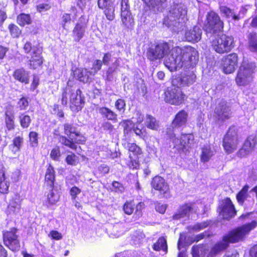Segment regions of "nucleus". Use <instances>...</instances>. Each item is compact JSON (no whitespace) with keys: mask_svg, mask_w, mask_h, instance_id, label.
Wrapping results in <instances>:
<instances>
[{"mask_svg":"<svg viewBox=\"0 0 257 257\" xmlns=\"http://www.w3.org/2000/svg\"><path fill=\"white\" fill-rule=\"evenodd\" d=\"M198 57V51L191 46H175L172 48L170 57L165 60L164 63L168 69H176L186 66L188 63H191Z\"/></svg>","mask_w":257,"mask_h":257,"instance_id":"1","label":"nucleus"},{"mask_svg":"<svg viewBox=\"0 0 257 257\" xmlns=\"http://www.w3.org/2000/svg\"><path fill=\"white\" fill-rule=\"evenodd\" d=\"M64 134L66 136L61 135L59 140L61 144L74 151H76L77 145H84L86 137L77 128L73 123H65L63 124Z\"/></svg>","mask_w":257,"mask_h":257,"instance_id":"2","label":"nucleus"},{"mask_svg":"<svg viewBox=\"0 0 257 257\" xmlns=\"http://www.w3.org/2000/svg\"><path fill=\"white\" fill-rule=\"evenodd\" d=\"M172 85L164 92V101L172 105L180 106L185 103L188 96L176 81L171 82Z\"/></svg>","mask_w":257,"mask_h":257,"instance_id":"3","label":"nucleus"},{"mask_svg":"<svg viewBox=\"0 0 257 257\" xmlns=\"http://www.w3.org/2000/svg\"><path fill=\"white\" fill-rule=\"evenodd\" d=\"M224 27V23L218 13L213 11L207 13L202 26L206 34L214 35L222 32Z\"/></svg>","mask_w":257,"mask_h":257,"instance_id":"4","label":"nucleus"},{"mask_svg":"<svg viewBox=\"0 0 257 257\" xmlns=\"http://www.w3.org/2000/svg\"><path fill=\"white\" fill-rule=\"evenodd\" d=\"M212 49L217 53L223 54L230 52L235 46L234 38L225 34L215 37L211 42Z\"/></svg>","mask_w":257,"mask_h":257,"instance_id":"5","label":"nucleus"},{"mask_svg":"<svg viewBox=\"0 0 257 257\" xmlns=\"http://www.w3.org/2000/svg\"><path fill=\"white\" fill-rule=\"evenodd\" d=\"M254 63H246L242 64L237 72L235 78L236 84L239 86L247 85L253 79L256 68Z\"/></svg>","mask_w":257,"mask_h":257,"instance_id":"6","label":"nucleus"},{"mask_svg":"<svg viewBox=\"0 0 257 257\" xmlns=\"http://www.w3.org/2000/svg\"><path fill=\"white\" fill-rule=\"evenodd\" d=\"M169 44L165 41L151 44L147 49L146 57L150 61L163 59L169 52L171 53Z\"/></svg>","mask_w":257,"mask_h":257,"instance_id":"7","label":"nucleus"},{"mask_svg":"<svg viewBox=\"0 0 257 257\" xmlns=\"http://www.w3.org/2000/svg\"><path fill=\"white\" fill-rule=\"evenodd\" d=\"M240 142L238 130L234 126H230L224 135L222 140V146L227 154L236 151Z\"/></svg>","mask_w":257,"mask_h":257,"instance_id":"8","label":"nucleus"},{"mask_svg":"<svg viewBox=\"0 0 257 257\" xmlns=\"http://www.w3.org/2000/svg\"><path fill=\"white\" fill-rule=\"evenodd\" d=\"M217 212L223 220L229 221L237 215V210L230 198L226 197L219 201Z\"/></svg>","mask_w":257,"mask_h":257,"instance_id":"9","label":"nucleus"},{"mask_svg":"<svg viewBox=\"0 0 257 257\" xmlns=\"http://www.w3.org/2000/svg\"><path fill=\"white\" fill-rule=\"evenodd\" d=\"M18 229L12 227L10 230L3 232V239L4 244L13 252L18 251L21 248L19 235L17 234Z\"/></svg>","mask_w":257,"mask_h":257,"instance_id":"10","label":"nucleus"},{"mask_svg":"<svg viewBox=\"0 0 257 257\" xmlns=\"http://www.w3.org/2000/svg\"><path fill=\"white\" fill-rule=\"evenodd\" d=\"M255 226H240L232 229L223 236L228 243H234L242 240Z\"/></svg>","mask_w":257,"mask_h":257,"instance_id":"11","label":"nucleus"},{"mask_svg":"<svg viewBox=\"0 0 257 257\" xmlns=\"http://www.w3.org/2000/svg\"><path fill=\"white\" fill-rule=\"evenodd\" d=\"M239 58L237 53L233 52L224 56L220 60V68L226 74L234 72L238 66Z\"/></svg>","mask_w":257,"mask_h":257,"instance_id":"12","label":"nucleus"},{"mask_svg":"<svg viewBox=\"0 0 257 257\" xmlns=\"http://www.w3.org/2000/svg\"><path fill=\"white\" fill-rule=\"evenodd\" d=\"M232 112L226 100L222 99L216 106L214 116L218 121L224 122L231 117Z\"/></svg>","mask_w":257,"mask_h":257,"instance_id":"13","label":"nucleus"},{"mask_svg":"<svg viewBox=\"0 0 257 257\" xmlns=\"http://www.w3.org/2000/svg\"><path fill=\"white\" fill-rule=\"evenodd\" d=\"M194 203L186 202L179 205L177 211L172 216L173 220H188L190 219L191 214L195 213Z\"/></svg>","mask_w":257,"mask_h":257,"instance_id":"14","label":"nucleus"},{"mask_svg":"<svg viewBox=\"0 0 257 257\" xmlns=\"http://www.w3.org/2000/svg\"><path fill=\"white\" fill-rule=\"evenodd\" d=\"M84 104L85 97L80 88H78L75 93L71 92L69 98V107L72 111L78 112L81 111Z\"/></svg>","mask_w":257,"mask_h":257,"instance_id":"15","label":"nucleus"},{"mask_svg":"<svg viewBox=\"0 0 257 257\" xmlns=\"http://www.w3.org/2000/svg\"><path fill=\"white\" fill-rule=\"evenodd\" d=\"M89 20L84 15L81 16L75 24L72 30V37L74 41L78 42L84 36L87 28Z\"/></svg>","mask_w":257,"mask_h":257,"instance_id":"16","label":"nucleus"},{"mask_svg":"<svg viewBox=\"0 0 257 257\" xmlns=\"http://www.w3.org/2000/svg\"><path fill=\"white\" fill-rule=\"evenodd\" d=\"M194 141V135L191 133H182L179 138H175L172 141V142L174 144V147L184 151L191 148Z\"/></svg>","mask_w":257,"mask_h":257,"instance_id":"17","label":"nucleus"},{"mask_svg":"<svg viewBox=\"0 0 257 257\" xmlns=\"http://www.w3.org/2000/svg\"><path fill=\"white\" fill-rule=\"evenodd\" d=\"M151 186L159 192L160 195L167 198L170 196V189L165 179L159 175L155 176L151 181Z\"/></svg>","mask_w":257,"mask_h":257,"instance_id":"18","label":"nucleus"},{"mask_svg":"<svg viewBox=\"0 0 257 257\" xmlns=\"http://www.w3.org/2000/svg\"><path fill=\"white\" fill-rule=\"evenodd\" d=\"M98 8L102 10L106 19L112 21L115 19V6L112 0H97Z\"/></svg>","mask_w":257,"mask_h":257,"instance_id":"19","label":"nucleus"},{"mask_svg":"<svg viewBox=\"0 0 257 257\" xmlns=\"http://www.w3.org/2000/svg\"><path fill=\"white\" fill-rule=\"evenodd\" d=\"M43 49H35L30 54V57H28L27 65L29 69L32 70L39 69L42 68L44 62L42 56Z\"/></svg>","mask_w":257,"mask_h":257,"instance_id":"20","label":"nucleus"},{"mask_svg":"<svg viewBox=\"0 0 257 257\" xmlns=\"http://www.w3.org/2000/svg\"><path fill=\"white\" fill-rule=\"evenodd\" d=\"M71 75L73 79L83 83L89 82L91 79L90 70L86 68H72Z\"/></svg>","mask_w":257,"mask_h":257,"instance_id":"21","label":"nucleus"},{"mask_svg":"<svg viewBox=\"0 0 257 257\" xmlns=\"http://www.w3.org/2000/svg\"><path fill=\"white\" fill-rule=\"evenodd\" d=\"M188 119V113L184 109H181L174 116L171 122L173 128L186 126Z\"/></svg>","mask_w":257,"mask_h":257,"instance_id":"22","label":"nucleus"},{"mask_svg":"<svg viewBox=\"0 0 257 257\" xmlns=\"http://www.w3.org/2000/svg\"><path fill=\"white\" fill-rule=\"evenodd\" d=\"M196 79V77L194 73H189L182 76H176L172 80L176 81L178 83V85L182 88L192 85L195 82Z\"/></svg>","mask_w":257,"mask_h":257,"instance_id":"23","label":"nucleus"},{"mask_svg":"<svg viewBox=\"0 0 257 257\" xmlns=\"http://www.w3.org/2000/svg\"><path fill=\"white\" fill-rule=\"evenodd\" d=\"M144 5V8L147 10L156 12L162 9L167 0H142Z\"/></svg>","mask_w":257,"mask_h":257,"instance_id":"24","label":"nucleus"},{"mask_svg":"<svg viewBox=\"0 0 257 257\" xmlns=\"http://www.w3.org/2000/svg\"><path fill=\"white\" fill-rule=\"evenodd\" d=\"M201 35V30L198 27L195 26L192 29L186 32L185 38L187 42L195 43L200 40Z\"/></svg>","mask_w":257,"mask_h":257,"instance_id":"25","label":"nucleus"},{"mask_svg":"<svg viewBox=\"0 0 257 257\" xmlns=\"http://www.w3.org/2000/svg\"><path fill=\"white\" fill-rule=\"evenodd\" d=\"M55 171L53 166L49 164L47 165L44 179V183L51 189L54 188V182L55 181Z\"/></svg>","mask_w":257,"mask_h":257,"instance_id":"26","label":"nucleus"},{"mask_svg":"<svg viewBox=\"0 0 257 257\" xmlns=\"http://www.w3.org/2000/svg\"><path fill=\"white\" fill-rule=\"evenodd\" d=\"M10 185V182L7 180L6 168L2 165L0 166V194H8Z\"/></svg>","mask_w":257,"mask_h":257,"instance_id":"27","label":"nucleus"},{"mask_svg":"<svg viewBox=\"0 0 257 257\" xmlns=\"http://www.w3.org/2000/svg\"><path fill=\"white\" fill-rule=\"evenodd\" d=\"M14 79L24 84H28L30 81L29 74L23 68L16 69L13 73Z\"/></svg>","mask_w":257,"mask_h":257,"instance_id":"28","label":"nucleus"},{"mask_svg":"<svg viewBox=\"0 0 257 257\" xmlns=\"http://www.w3.org/2000/svg\"><path fill=\"white\" fill-rule=\"evenodd\" d=\"M4 120L5 127L8 131H11L15 129V116L13 110L7 109L5 111Z\"/></svg>","mask_w":257,"mask_h":257,"instance_id":"29","label":"nucleus"},{"mask_svg":"<svg viewBox=\"0 0 257 257\" xmlns=\"http://www.w3.org/2000/svg\"><path fill=\"white\" fill-rule=\"evenodd\" d=\"M229 244L227 242L224 236H222V239L216 242L211 247L210 254L211 256L216 255V254L226 250L229 246Z\"/></svg>","mask_w":257,"mask_h":257,"instance_id":"30","label":"nucleus"},{"mask_svg":"<svg viewBox=\"0 0 257 257\" xmlns=\"http://www.w3.org/2000/svg\"><path fill=\"white\" fill-rule=\"evenodd\" d=\"M98 111L103 118L113 122L117 121V114L108 107L106 106L100 107L98 109Z\"/></svg>","mask_w":257,"mask_h":257,"instance_id":"31","label":"nucleus"},{"mask_svg":"<svg viewBox=\"0 0 257 257\" xmlns=\"http://www.w3.org/2000/svg\"><path fill=\"white\" fill-rule=\"evenodd\" d=\"M249 188V187L248 185L245 184L236 194V201L239 205L243 206L244 204L245 201L247 200V198L248 197Z\"/></svg>","mask_w":257,"mask_h":257,"instance_id":"32","label":"nucleus"},{"mask_svg":"<svg viewBox=\"0 0 257 257\" xmlns=\"http://www.w3.org/2000/svg\"><path fill=\"white\" fill-rule=\"evenodd\" d=\"M120 19L121 25L125 29H129L133 27L134 25V20L132 16L131 11L120 12Z\"/></svg>","mask_w":257,"mask_h":257,"instance_id":"33","label":"nucleus"},{"mask_svg":"<svg viewBox=\"0 0 257 257\" xmlns=\"http://www.w3.org/2000/svg\"><path fill=\"white\" fill-rule=\"evenodd\" d=\"M207 250L206 244L200 243L192 246L191 254L192 257H205Z\"/></svg>","mask_w":257,"mask_h":257,"instance_id":"34","label":"nucleus"},{"mask_svg":"<svg viewBox=\"0 0 257 257\" xmlns=\"http://www.w3.org/2000/svg\"><path fill=\"white\" fill-rule=\"evenodd\" d=\"M127 151L129 154L135 157H141L144 154L143 149L135 143H128Z\"/></svg>","mask_w":257,"mask_h":257,"instance_id":"35","label":"nucleus"},{"mask_svg":"<svg viewBox=\"0 0 257 257\" xmlns=\"http://www.w3.org/2000/svg\"><path fill=\"white\" fill-rule=\"evenodd\" d=\"M152 248L155 251H159L162 250L166 253L168 251V246L166 238L163 236L160 237L154 243Z\"/></svg>","mask_w":257,"mask_h":257,"instance_id":"36","label":"nucleus"},{"mask_svg":"<svg viewBox=\"0 0 257 257\" xmlns=\"http://www.w3.org/2000/svg\"><path fill=\"white\" fill-rule=\"evenodd\" d=\"M247 48L250 51L257 52V34L252 32L248 34Z\"/></svg>","mask_w":257,"mask_h":257,"instance_id":"37","label":"nucleus"},{"mask_svg":"<svg viewBox=\"0 0 257 257\" xmlns=\"http://www.w3.org/2000/svg\"><path fill=\"white\" fill-rule=\"evenodd\" d=\"M213 156V153L210 146H204L201 149L200 161L202 162L205 163L208 162Z\"/></svg>","mask_w":257,"mask_h":257,"instance_id":"38","label":"nucleus"},{"mask_svg":"<svg viewBox=\"0 0 257 257\" xmlns=\"http://www.w3.org/2000/svg\"><path fill=\"white\" fill-rule=\"evenodd\" d=\"M17 22L21 27L31 25L32 22L31 15L29 14L21 13L17 17Z\"/></svg>","mask_w":257,"mask_h":257,"instance_id":"39","label":"nucleus"},{"mask_svg":"<svg viewBox=\"0 0 257 257\" xmlns=\"http://www.w3.org/2000/svg\"><path fill=\"white\" fill-rule=\"evenodd\" d=\"M145 125L149 129L154 131H157L159 127V123L155 117L150 114L146 115Z\"/></svg>","mask_w":257,"mask_h":257,"instance_id":"40","label":"nucleus"},{"mask_svg":"<svg viewBox=\"0 0 257 257\" xmlns=\"http://www.w3.org/2000/svg\"><path fill=\"white\" fill-rule=\"evenodd\" d=\"M219 10L221 13L224 14L225 17L227 19L231 17L232 19L234 21L240 20L239 16L235 15L231 9L226 6L219 7Z\"/></svg>","mask_w":257,"mask_h":257,"instance_id":"41","label":"nucleus"},{"mask_svg":"<svg viewBox=\"0 0 257 257\" xmlns=\"http://www.w3.org/2000/svg\"><path fill=\"white\" fill-rule=\"evenodd\" d=\"M23 142L24 139L22 136H17L13 139L10 147L12 148V151L14 154L20 150Z\"/></svg>","mask_w":257,"mask_h":257,"instance_id":"42","label":"nucleus"},{"mask_svg":"<svg viewBox=\"0 0 257 257\" xmlns=\"http://www.w3.org/2000/svg\"><path fill=\"white\" fill-rule=\"evenodd\" d=\"M65 161L68 165L75 166L79 163V157L72 152H69L65 159Z\"/></svg>","mask_w":257,"mask_h":257,"instance_id":"43","label":"nucleus"},{"mask_svg":"<svg viewBox=\"0 0 257 257\" xmlns=\"http://www.w3.org/2000/svg\"><path fill=\"white\" fill-rule=\"evenodd\" d=\"M129 161L127 163V166L131 170H138L140 167V158L141 157H135L132 156L131 154L128 155Z\"/></svg>","mask_w":257,"mask_h":257,"instance_id":"44","label":"nucleus"},{"mask_svg":"<svg viewBox=\"0 0 257 257\" xmlns=\"http://www.w3.org/2000/svg\"><path fill=\"white\" fill-rule=\"evenodd\" d=\"M251 214L252 212L242 214L237 218V221L240 223L244 224L243 225H256L255 221H251L250 222H249L251 220L250 215Z\"/></svg>","mask_w":257,"mask_h":257,"instance_id":"45","label":"nucleus"},{"mask_svg":"<svg viewBox=\"0 0 257 257\" xmlns=\"http://www.w3.org/2000/svg\"><path fill=\"white\" fill-rule=\"evenodd\" d=\"M60 196L54 192V188L51 189L50 193L47 194L46 203L50 206L56 204L59 200Z\"/></svg>","mask_w":257,"mask_h":257,"instance_id":"46","label":"nucleus"},{"mask_svg":"<svg viewBox=\"0 0 257 257\" xmlns=\"http://www.w3.org/2000/svg\"><path fill=\"white\" fill-rule=\"evenodd\" d=\"M256 145V140L255 137L249 136L244 141L242 146L251 153L254 150Z\"/></svg>","mask_w":257,"mask_h":257,"instance_id":"47","label":"nucleus"},{"mask_svg":"<svg viewBox=\"0 0 257 257\" xmlns=\"http://www.w3.org/2000/svg\"><path fill=\"white\" fill-rule=\"evenodd\" d=\"M21 210V204L15 200H11L8 206V212L9 214H17Z\"/></svg>","mask_w":257,"mask_h":257,"instance_id":"48","label":"nucleus"},{"mask_svg":"<svg viewBox=\"0 0 257 257\" xmlns=\"http://www.w3.org/2000/svg\"><path fill=\"white\" fill-rule=\"evenodd\" d=\"M19 120L20 125L23 128H28L32 121L30 116L24 113L20 114L19 116Z\"/></svg>","mask_w":257,"mask_h":257,"instance_id":"49","label":"nucleus"},{"mask_svg":"<svg viewBox=\"0 0 257 257\" xmlns=\"http://www.w3.org/2000/svg\"><path fill=\"white\" fill-rule=\"evenodd\" d=\"M135 208V203L134 200H127L122 206V209L125 214L130 215L132 214Z\"/></svg>","mask_w":257,"mask_h":257,"instance_id":"50","label":"nucleus"},{"mask_svg":"<svg viewBox=\"0 0 257 257\" xmlns=\"http://www.w3.org/2000/svg\"><path fill=\"white\" fill-rule=\"evenodd\" d=\"M119 124L121 125L123 127V132L124 136L128 135L132 131V126L134 123L131 119L122 120Z\"/></svg>","mask_w":257,"mask_h":257,"instance_id":"51","label":"nucleus"},{"mask_svg":"<svg viewBox=\"0 0 257 257\" xmlns=\"http://www.w3.org/2000/svg\"><path fill=\"white\" fill-rule=\"evenodd\" d=\"M43 49V48L39 46V45H33L32 42L30 41H26L23 46V49L26 54H31L32 52H34L35 49Z\"/></svg>","mask_w":257,"mask_h":257,"instance_id":"52","label":"nucleus"},{"mask_svg":"<svg viewBox=\"0 0 257 257\" xmlns=\"http://www.w3.org/2000/svg\"><path fill=\"white\" fill-rule=\"evenodd\" d=\"M8 29L11 36L14 38H18L22 34L21 30L15 24L11 23L9 24Z\"/></svg>","mask_w":257,"mask_h":257,"instance_id":"53","label":"nucleus"},{"mask_svg":"<svg viewBox=\"0 0 257 257\" xmlns=\"http://www.w3.org/2000/svg\"><path fill=\"white\" fill-rule=\"evenodd\" d=\"M214 235L213 231L211 229H208L207 230H205L203 232L199 233L196 235H195L193 238V242H198L199 241L205 238H208L211 236H213Z\"/></svg>","mask_w":257,"mask_h":257,"instance_id":"54","label":"nucleus"},{"mask_svg":"<svg viewBox=\"0 0 257 257\" xmlns=\"http://www.w3.org/2000/svg\"><path fill=\"white\" fill-rule=\"evenodd\" d=\"M29 105V102L27 97L23 96L19 99L17 102V108L19 110H26Z\"/></svg>","mask_w":257,"mask_h":257,"instance_id":"55","label":"nucleus"},{"mask_svg":"<svg viewBox=\"0 0 257 257\" xmlns=\"http://www.w3.org/2000/svg\"><path fill=\"white\" fill-rule=\"evenodd\" d=\"M38 134L35 131H30L29 134V141L32 147H36L39 144Z\"/></svg>","mask_w":257,"mask_h":257,"instance_id":"56","label":"nucleus"},{"mask_svg":"<svg viewBox=\"0 0 257 257\" xmlns=\"http://www.w3.org/2000/svg\"><path fill=\"white\" fill-rule=\"evenodd\" d=\"M102 66V62L99 59L94 60L92 64L91 70L90 71L91 75H95L99 70L101 69Z\"/></svg>","mask_w":257,"mask_h":257,"instance_id":"57","label":"nucleus"},{"mask_svg":"<svg viewBox=\"0 0 257 257\" xmlns=\"http://www.w3.org/2000/svg\"><path fill=\"white\" fill-rule=\"evenodd\" d=\"M114 66V68L111 67H109L108 68L106 71V78L107 80H110V79L112 76V74L114 72L115 70L119 66V61L118 58H116L113 64Z\"/></svg>","mask_w":257,"mask_h":257,"instance_id":"58","label":"nucleus"},{"mask_svg":"<svg viewBox=\"0 0 257 257\" xmlns=\"http://www.w3.org/2000/svg\"><path fill=\"white\" fill-rule=\"evenodd\" d=\"M61 156L60 148L56 146L53 148L50 154V158L54 161H58Z\"/></svg>","mask_w":257,"mask_h":257,"instance_id":"59","label":"nucleus"},{"mask_svg":"<svg viewBox=\"0 0 257 257\" xmlns=\"http://www.w3.org/2000/svg\"><path fill=\"white\" fill-rule=\"evenodd\" d=\"M72 92L71 90H68L67 88H64L62 90L61 103L63 106H66L68 104V96Z\"/></svg>","mask_w":257,"mask_h":257,"instance_id":"60","label":"nucleus"},{"mask_svg":"<svg viewBox=\"0 0 257 257\" xmlns=\"http://www.w3.org/2000/svg\"><path fill=\"white\" fill-rule=\"evenodd\" d=\"M52 8V5L50 3H41L36 6L37 11L39 13L48 11Z\"/></svg>","mask_w":257,"mask_h":257,"instance_id":"61","label":"nucleus"},{"mask_svg":"<svg viewBox=\"0 0 257 257\" xmlns=\"http://www.w3.org/2000/svg\"><path fill=\"white\" fill-rule=\"evenodd\" d=\"M133 130L135 134L141 139L145 140L147 138V132L145 128H140L137 126L134 127Z\"/></svg>","mask_w":257,"mask_h":257,"instance_id":"62","label":"nucleus"},{"mask_svg":"<svg viewBox=\"0 0 257 257\" xmlns=\"http://www.w3.org/2000/svg\"><path fill=\"white\" fill-rule=\"evenodd\" d=\"M114 105L116 109L118 111H123L125 110V102L123 99L119 98L117 99L115 102Z\"/></svg>","mask_w":257,"mask_h":257,"instance_id":"63","label":"nucleus"},{"mask_svg":"<svg viewBox=\"0 0 257 257\" xmlns=\"http://www.w3.org/2000/svg\"><path fill=\"white\" fill-rule=\"evenodd\" d=\"M81 192V189L77 186H74L71 187L70 189L69 193L72 199L75 200L77 197V195H79Z\"/></svg>","mask_w":257,"mask_h":257,"instance_id":"64","label":"nucleus"}]
</instances>
